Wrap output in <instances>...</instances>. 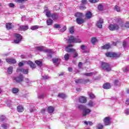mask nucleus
<instances>
[{"mask_svg":"<svg viewBox=\"0 0 129 129\" xmlns=\"http://www.w3.org/2000/svg\"><path fill=\"white\" fill-rule=\"evenodd\" d=\"M78 108H79V109H81L82 110H83V116H85L87 115L88 114L90 113V112H91V109H89L86 108V106H84L83 105H79Z\"/></svg>","mask_w":129,"mask_h":129,"instance_id":"1","label":"nucleus"},{"mask_svg":"<svg viewBox=\"0 0 129 129\" xmlns=\"http://www.w3.org/2000/svg\"><path fill=\"white\" fill-rule=\"evenodd\" d=\"M68 43H81V39L78 37L75 38L74 36H69Z\"/></svg>","mask_w":129,"mask_h":129,"instance_id":"2","label":"nucleus"},{"mask_svg":"<svg viewBox=\"0 0 129 129\" xmlns=\"http://www.w3.org/2000/svg\"><path fill=\"white\" fill-rule=\"evenodd\" d=\"M101 67L103 70H105V71H107V72L111 71L110 65H109V64H108L107 62H102Z\"/></svg>","mask_w":129,"mask_h":129,"instance_id":"3","label":"nucleus"},{"mask_svg":"<svg viewBox=\"0 0 129 129\" xmlns=\"http://www.w3.org/2000/svg\"><path fill=\"white\" fill-rule=\"evenodd\" d=\"M106 57H110V58H119L120 54L116 53L115 52H109L105 54Z\"/></svg>","mask_w":129,"mask_h":129,"instance_id":"4","label":"nucleus"},{"mask_svg":"<svg viewBox=\"0 0 129 129\" xmlns=\"http://www.w3.org/2000/svg\"><path fill=\"white\" fill-rule=\"evenodd\" d=\"M108 29L110 31H117L119 29V26L117 24H110Z\"/></svg>","mask_w":129,"mask_h":129,"instance_id":"5","label":"nucleus"},{"mask_svg":"<svg viewBox=\"0 0 129 129\" xmlns=\"http://www.w3.org/2000/svg\"><path fill=\"white\" fill-rule=\"evenodd\" d=\"M15 37L16 38V39L14 40V43H15V44H19V43H20V42L22 41V39L23 38L22 37V35L18 33H15Z\"/></svg>","mask_w":129,"mask_h":129,"instance_id":"6","label":"nucleus"},{"mask_svg":"<svg viewBox=\"0 0 129 129\" xmlns=\"http://www.w3.org/2000/svg\"><path fill=\"white\" fill-rule=\"evenodd\" d=\"M13 80H15L17 83H22L24 80V77L22 75H20L19 76L16 77H13Z\"/></svg>","mask_w":129,"mask_h":129,"instance_id":"7","label":"nucleus"},{"mask_svg":"<svg viewBox=\"0 0 129 129\" xmlns=\"http://www.w3.org/2000/svg\"><path fill=\"white\" fill-rule=\"evenodd\" d=\"M72 47H73V45L72 44H69L67 46V48H66V51L67 52H69V53L74 52L75 51V49L72 48Z\"/></svg>","mask_w":129,"mask_h":129,"instance_id":"8","label":"nucleus"},{"mask_svg":"<svg viewBox=\"0 0 129 129\" xmlns=\"http://www.w3.org/2000/svg\"><path fill=\"white\" fill-rule=\"evenodd\" d=\"M110 119L109 117H106L104 118L103 121L105 125H109L110 124Z\"/></svg>","mask_w":129,"mask_h":129,"instance_id":"9","label":"nucleus"},{"mask_svg":"<svg viewBox=\"0 0 129 129\" xmlns=\"http://www.w3.org/2000/svg\"><path fill=\"white\" fill-rule=\"evenodd\" d=\"M102 24H103V19L100 18L99 21L97 22V27L99 28V29H101L102 28Z\"/></svg>","mask_w":129,"mask_h":129,"instance_id":"10","label":"nucleus"},{"mask_svg":"<svg viewBox=\"0 0 129 129\" xmlns=\"http://www.w3.org/2000/svg\"><path fill=\"white\" fill-rule=\"evenodd\" d=\"M17 72H22L24 74H27L29 71L28 70H25L22 68H19L17 70Z\"/></svg>","mask_w":129,"mask_h":129,"instance_id":"11","label":"nucleus"},{"mask_svg":"<svg viewBox=\"0 0 129 129\" xmlns=\"http://www.w3.org/2000/svg\"><path fill=\"white\" fill-rule=\"evenodd\" d=\"M19 31H27L29 30V26L28 25H22L19 27Z\"/></svg>","mask_w":129,"mask_h":129,"instance_id":"12","label":"nucleus"},{"mask_svg":"<svg viewBox=\"0 0 129 129\" xmlns=\"http://www.w3.org/2000/svg\"><path fill=\"white\" fill-rule=\"evenodd\" d=\"M6 61L7 63H9V64H15L16 63V59L14 58H7Z\"/></svg>","mask_w":129,"mask_h":129,"instance_id":"13","label":"nucleus"},{"mask_svg":"<svg viewBox=\"0 0 129 129\" xmlns=\"http://www.w3.org/2000/svg\"><path fill=\"white\" fill-rule=\"evenodd\" d=\"M27 63L28 65H29L32 69H35V68H36V64L30 60L27 61Z\"/></svg>","mask_w":129,"mask_h":129,"instance_id":"14","label":"nucleus"},{"mask_svg":"<svg viewBox=\"0 0 129 129\" xmlns=\"http://www.w3.org/2000/svg\"><path fill=\"white\" fill-rule=\"evenodd\" d=\"M85 17L86 19H91V18H92V13H91V12L88 11L86 13Z\"/></svg>","mask_w":129,"mask_h":129,"instance_id":"15","label":"nucleus"},{"mask_svg":"<svg viewBox=\"0 0 129 129\" xmlns=\"http://www.w3.org/2000/svg\"><path fill=\"white\" fill-rule=\"evenodd\" d=\"M17 109L18 112H23L24 111V107L22 105H18Z\"/></svg>","mask_w":129,"mask_h":129,"instance_id":"16","label":"nucleus"},{"mask_svg":"<svg viewBox=\"0 0 129 129\" xmlns=\"http://www.w3.org/2000/svg\"><path fill=\"white\" fill-rule=\"evenodd\" d=\"M96 74V72H91V73H87L83 74V75L87 77L93 76V75H95Z\"/></svg>","mask_w":129,"mask_h":129,"instance_id":"17","label":"nucleus"},{"mask_svg":"<svg viewBox=\"0 0 129 129\" xmlns=\"http://www.w3.org/2000/svg\"><path fill=\"white\" fill-rule=\"evenodd\" d=\"M6 29H7V30H11L13 28V25H12L11 23H7L6 24Z\"/></svg>","mask_w":129,"mask_h":129,"instance_id":"18","label":"nucleus"},{"mask_svg":"<svg viewBox=\"0 0 129 129\" xmlns=\"http://www.w3.org/2000/svg\"><path fill=\"white\" fill-rule=\"evenodd\" d=\"M77 23L79 24V25H81L84 23V20L82 18H77Z\"/></svg>","mask_w":129,"mask_h":129,"instance_id":"19","label":"nucleus"},{"mask_svg":"<svg viewBox=\"0 0 129 129\" xmlns=\"http://www.w3.org/2000/svg\"><path fill=\"white\" fill-rule=\"evenodd\" d=\"M79 100L81 103H85V102L87 101V99H86L85 97H81L79 98Z\"/></svg>","mask_w":129,"mask_h":129,"instance_id":"20","label":"nucleus"},{"mask_svg":"<svg viewBox=\"0 0 129 129\" xmlns=\"http://www.w3.org/2000/svg\"><path fill=\"white\" fill-rule=\"evenodd\" d=\"M110 84L108 83H105L103 86V88H104V89H109V88H110Z\"/></svg>","mask_w":129,"mask_h":129,"instance_id":"21","label":"nucleus"},{"mask_svg":"<svg viewBox=\"0 0 129 129\" xmlns=\"http://www.w3.org/2000/svg\"><path fill=\"white\" fill-rule=\"evenodd\" d=\"M47 110L48 111L49 113H53L54 112V107L53 106H49L47 108Z\"/></svg>","mask_w":129,"mask_h":129,"instance_id":"22","label":"nucleus"},{"mask_svg":"<svg viewBox=\"0 0 129 129\" xmlns=\"http://www.w3.org/2000/svg\"><path fill=\"white\" fill-rule=\"evenodd\" d=\"M58 17H59V16L57 14L53 13L51 14V19H52V20H57Z\"/></svg>","mask_w":129,"mask_h":129,"instance_id":"23","label":"nucleus"},{"mask_svg":"<svg viewBox=\"0 0 129 129\" xmlns=\"http://www.w3.org/2000/svg\"><path fill=\"white\" fill-rule=\"evenodd\" d=\"M60 61V58H52V62L53 64H57Z\"/></svg>","mask_w":129,"mask_h":129,"instance_id":"24","label":"nucleus"},{"mask_svg":"<svg viewBox=\"0 0 129 129\" xmlns=\"http://www.w3.org/2000/svg\"><path fill=\"white\" fill-rule=\"evenodd\" d=\"M46 24L47 26H51L53 24V20L51 19H49L48 20H46Z\"/></svg>","mask_w":129,"mask_h":129,"instance_id":"25","label":"nucleus"},{"mask_svg":"<svg viewBox=\"0 0 129 129\" xmlns=\"http://www.w3.org/2000/svg\"><path fill=\"white\" fill-rule=\"evenodd\" d=\"M76 17H77V19L82 18L83 15L81 13H77L75 14Z\"/></svg>","mask_w":129,"mask_h":129,"instance_id":"26","label":"nucleus"},{"mask_svg":"<svg viewBox=\"0 0 129 129\" xmlns=\"http://www.w3.org/2000/svg\"><path fill=\"white\" fill-rule=\"evenodd\" d=\"M46 52H48L49 53L48 54V56L47 58L48 59H51V58H52V55L53 54V51L48 50L46 51Z\"/></svg>","mask_w":129,"mask_h":129,"instance_id":"27","label":"nucleus"},{"mask_svg":"<svg viewBox=\"0 0 129 129\" xmlns=\"http://www.w3.org/2000/svg\"><path fill=\"white\" fill-rule=\"evenodd\" d=\"M13 69H14L13 67H9L8 69V74H12V73H13Z\"/></svg>","mask_w":129,"mask_h":129,"instance_id":"28","label":"nucleus"},{"mask_svg":"<svg viewBox=\"0 0 129 129\" xmlns=\"http://www.w3.org/2000/svg\"><path fill=\"white\" fill-rule=\"evenodd\" d=\"M35 49L38 51H44V46H37Z\"/></svg>","mask_w":129,"mask_h":129,"instance_id":"29","label":"nucleus"},{"mask_svg":"<svg viewBox=\"0 0 129 129\" xmlns=\"http://www.w3.org/2000/svg\"><path fill=\"white\" fill-rule=\"evenodd\" d=\"M46 17H47V18H51L52 14H51V12L49 11H46V14H45Z\"/></svg>","mask_w":129,"mask_h":129,"instance_id":"30","label":"nucleus"},{"mask_svg":"<svg viewBox=\"0 0 129 129\" xmlns=\"http://www.w3.org/2000/svg\"><path fill=\"white\" fill-rule=\"evenodd\" d=\"M109 48H110L109 44H105L102 46V49H109Z\"/></svg>","mask_w":129,"mask_h":129,"instance_id":"31","label":"nucleus"},{"mask_svg":"<svg viewBox=\"0 0 129 129\" xmlns=\"http://www.w3.org/2000/svg\"><path fill=\"white\" fill-rule=\"evenodd\" d=\"M114 10L116 11V12L119 13V12H120V7L115 6L114 7Z\"/></svg>","mask_w":129,"mask_h":129,"instance_id":"32","label":"nucleus"},{"mask_svg":"<svg viewBox=\"0 0 129 129\" xmlns=\"http://www.w3.org/2000/svg\"><path fill=\"white\" fill-rule=\"evenodd\" d=\"M58 97H66L67 95L65 93H60L58 95Z\"/></svg>","mask_w":129,"mask_h":129,"instance_id":"33","label":"nucleus"},{"mask_svg":"<svg viewBox=\"0 0 129 129\" xmlns=\"http://www.w3.org/2000/svg\"><path fill=\"white\" fill-rule=\"evenodd\" d=\"M12 92L13 93H18L19 92V89L14 88L12 89Z\"/></svg>","mask_w":129,"mask_h":129,"instance_id":"34","label":"nucleus"},{"mask_svg":"<svg viewBox=\"0 0 129 129\" xmlns=\"http://www.w3.org/2000/svg\"><path fill=\"white\" fill-rule=\"evenodd\" d=\"M69 32L71 34H74V27H70L69 29Z\"/></svg>","mask_w":129,"mask_h":129,"instance_id":"35","label":"nucleus"},{"mask_svg":"<svg viewBox=\"0 0 129 129\" xmlns=\"http://www.w3.org/2000/svg\"><path fill=\"white\" fill-rule=\"evenodd\" d=\"M38 29H39V26L37 25L33 26L31 28V30H32V31H34L35 30H38Z\"/></svg>","mask_w":129,"mask_h":129,"instance_id":"36","label":"nucleus"},{"mask_svg":"<svg viewBox=\"0 0 129 129\" xmlns=\"http://www.w3.org/2000/svg\"><path fill=\"white\" fill-rule=\"evenodd\" d=\"M97 41V39H96V38L95 37H93V38H92V44H93V45H94V44H95V43H96V42Z\"/></svg>","mask_w":129,"mask_h":129,"instance_id":"37","label":"nucleus"},{"mask_svg":"<svg viewBox=\"0 0 129 129\" xmlns=\"http://www.w3.org/2000/svg\"><path fill=\"white\" fill-rule=\"evenodd\" d=\"M35 63L37 64V65H38V66H39L40 67L42 66V61H41L36 60Z\"/></svg>","mask_w":129,"mask_h":129,"instance_id":"38","label":"nucleus"},{"mask_svg":"<svg viewBox=\"0 0 129 129\" xmlns=\"http://www.w3.org/2000/svg\"><path fill=\"white\" fill-rule=\"evenodd\" d=\"M64 59L66 61H67L70 58V55L68 54H66L64 56Z\"/></svg>","mask_w":129,"mask_h":129,"instance_id":"39","label":"nucleus"},{"mask_svg":"<svg viewBox=\"0 0 129 129\" xmlns=\"http://www.w3.org/2000/svg\"><path fill=\"white\" fill-rule=\"evenodd\" d=\"M84 123H85V124H87V125L89 124V125H93V122H92V121L88 122V121H85L84 122Z\"/></svg>","mask_w":129,"mask_h":129,"instance_id":"40","label":"nucleus"},{"mask_svg":"<svg viewBox=\"0 0 129 129\" xmlns=\"http://www.w3.org/2000/svg\"><path fill=\"white\" fill-rule=\"evenodd\" d=\"M66 30H67V27H66V26H64L61 29H60V32H65Z\"/></svg>","mask_w":129,"mask_h":129,"instance_id":"41","label":"nucleus"},{"mask_svg":"<svg viewBox=\"0 0 129 129\" xmlns=\"http://www.w3.org/2000/svg\"><path fill=\"white\" fill-rule=\"evenodd\" d=\"M81 49L83 50V51H85L87 49V47L86 46L83 45L81 46Z\"/></svg>","mask_w":129,"mask_h":129,"instance_id":"42","label":"nucleus"},{"mask_svg":"<svg viewBox=\"0 0 129 129\" xmlns=\"http://www.w3.org/2000/svg\"><path fill=\"white\" fill-rule=\"evenodd\" d=\"M98 9L99 11H102V10H103V6H102L101 4H100L98 7Z\"/></svg>","mask_w":129,"mask_h":129,"instance_id":"43","label":"nucleus"},{"mask_svg":"<svg viewBox=\"0 0 129 129\" xmlns=\"http://www.w3.org/2000/svg\"><path fill=\"white\" fill-rule=\"evenodd\" d=\"M73 53H74L73 58H76V57L78 56V53H77V52H76V50H75V51L73 52Z\"/></svg>","mask_w":129,"mask_h":129,"instance_id":"44","label":"nucleus"},{"mask_svg":"<svg viewBox=\"0 0 129 129\" xmlns=\"http://www.w3.org/2000/svg\"><path fill=\"white\" fill-rule=\"evenodd\" d=\"M102 128H103V125L100 123L98 124L97 129H102Z\"/></svg>","mask_w":129,"mask_h":129,"instance_id":"45","label":"nucleus"},{"mask_svg":"<svg viewBox=\"0 0 129 129\" xmlns=\"http://www.w3.org/2000/svg\"><path fill=\"white\" fill-rule=\"evenodd\" d=\"M88 105H89V106H90V107H92V106H93V102H92V101H90V102L88 104Z\"/></svg>","mask_w":129,"mask_h":129,"instance_id":"46","label":"nucleus"},{"mask_svg":"<svg viewBox=\"0 0 129 129\" xmlns=\"http://www.w3.org/2000/svg\"><path fill=\"white\" fill-rule=\"evenodd\" d=\"M76 83H81V82H83V80L80 79V80H75Z\"/></svg>","mask_w":129,"mask_h":129,"instance_id":"47","label":"nucleus"},{"mask_svg":"<svg viewBox=\"0 0 129 129\" xmlns=\"http://www.w3.org/2000/svg\"><path fill=\"white\" fill-rule=\"evenodd\" d=\"M129 69L127 67H124L123 68V72H127L128 71Z\"/></svg>","mask_w":129,"mask_h":129,"instance_id":"48","label":"nucleus"},{"mask_svg":"<svg viewBox=\"0 0 129 129\" xmlns=\"http://www.w3.org/2000/svg\"><path fill=\"white\" fill-rule=\"evenodd\" d=\"M49 77L48 76H42V79L44 80H47L48 79H49Z\"/></svg>","mask_w":129,"mask_h":129,"instance_id":"49","label":"nucleus"},{"mask_svg":"<svg viewBox=\"0 0 129 129\" xmlns=\"http://www.w3.org/2000/svg\"><path fill=\"white\" fill-rule=\"evenodd\" d=\"M114 84L115 85H118V84H119V82L118 81V80H116L114 81Z\"/></svg>","mask_w":129,"mask_h":129,"instance_id":"50","label":"nucleus"},{"mask_svg":"<svg viewBox=\"0 0 129 129\" xmlns=\"http://www.w3.org/2000/svg\"><path fill=\"white\" fill-rule=\"evenodd\" d=\"M99 0H90V3H91L92 4H94L95 3H97Z\"/></svg>","mask_w":129,"mask_h":129,"instance_id":"51","label":"nucleus"},{"mask_svg":"<svg viewBox=\"0 0 129 129\" xmlns=\"http://www.w3.org/2000/svg\"><path fill=\"white\" fill-rule=\"evenodd\" d=\"M54 28H56V29H59V28H60V25L55 24L54 25Z\"/></svg>","mask_w":129,"mask_h":129,"instance_id":"52","label":"nucleus"},{"mask_svg":"<svg viewBox=\"0 0 129 129\" xmlns=\"http://www.w3.org/2000/svg\"><path fill=\"white\" fill-rule=\"evenodd\" d=\"M87 4V0H82V5H86Z\"/></svg>","mask_w":129,"mask_h":129,"instance_id":"53","label":"nucleus"},{"mask_svg":"<svg viewBox=\"0 0 129 129\" xmlns=\"http://www.w3.org/2000/svg\"><path fill=\"white\" fill-rule=\"evenodd\" d=\"M89 97H95V96L92 93H90L89 94Z\"/></svg>","mask_w":129,"mask_h":129,"instance_id":"54","label":"nucleus"},{"mask_svg":"<svg viewBox=\"0 0 129 129\" xmlns=\"http://www.w3.org/2000/svg\"><path fill=\"white\" fill-rule=\"evenodd\" d=\"M125 27L127 29H129V22H126L125 24Z\"/></svg>","mask_w":129,"mask_h":129,"instance_id":"55","label":"nucleus"},{"mask_svg":"<svg viewBox=\"0 0 129 129\" xmlns=\"http://www.w3.org/2000/svg\"><path fill=\"white\" fill-rule=\"evenodd\" d=\"M80 10H85V9H86V7L85 6H80Z\"/></svg>","mask_w":129,"mask_h":129,"instance_id":"56","label":"nucleus"},{"mask_svg":"<svg viewBox=\"0 0 129 129\" xmlns=\"http://www.w3.org/2000/svg\"><path fill=\"white\" fill-rule=\"evenodd\" d=\"M45 96H46V94L42 93L39 96V97H45Z\"/></svg>","mask_w":129,"mask_h":129,"instance_id":"57","label":"nucleus"},{"mask_svg":"<svg viewBox=\"0 0 129 129\" xmlns=\"http://www.w3.org/2000/svg\"><path fill=\"white\" fill-rule=\"evenodd\" d=\"M16 3H19V4H21L24 2V0H15Z\"/></svg>","mask_w":129,"mask_h":129,"instance_id":"58","label":"nucleus"},{"mask_svg":"<svg viewBox=\"0 0 129 129\" xmlns=\"http://www.w3.org/2000/svg\"><path fill=\"white\" fill-rule=\"evenodd\" d=\"M25 81L27 82V83H31L32 82L30 81V80H29L28 78L25 79Z\"/></svg>","mask_w":129,"mask_h":129,"instance_id":"59","label":"nucleus"},{"mask_svg":"<svg viewBox=\"0 0 129 129\" xmlns=\"http://www.w3.org/2000/svg\"><path fill=\"white\" fill-rule=\"evenodd\" d=\"M78 67H79V68H82V63L81 62H80L79 63Z\"/></svg>","mask_w":129,"mask_h":129,"instance_id":"60","label":"nucleus"},{"mask_svg":"<svg viewBox=\"0 0 129 129\" xmlns=\"http://www.w3.org/2000/svg\"><path fill=\"white\" fill-rule=\"evenodd\" d=\"M9 6L10 7V8H14V7H15V5L13 3H10L9 4Z\"/></svg>","mask_w":129,"mask_h":129,"instance_id":"61","label":"nucleus"},{"mask_svg":"<svg viewBox=\"0 0 129 129\" xmlns=\"http://www.w3.org/2000/svg\"><path fill=\"white\" fill-rule=\"evenodd\" d=\"M123 47L124 48L126 47V42L125 41L123 42Z\"/></svg>","mask_w":129,"mask_h":129,"instance_id":"62","label":"nucleus"},{"mask_svg":"<svg viewBox=\"0 0 129 129\" xmlns=\"http://www.w3.org/2000/svg\"><path fill=\"white\" fill-rule=\"evenodd\" d=\"M125 114H129V109H127L125 112Z\"/></svg>","mask_w":129,"mask_h":129,"instance_id":"63","label":"nucleus"},{"mask_svg":"<svg viewBox=\"0 0 129 129\" xmlns=\"http://www.w3.org/2000/svg\"><path fill=\"white\" fill-rule=\"evenodd\" d=\"M125 103L126 104H128V105H129V98L126 100Z\"/></svg>","mask_w":129,"mask_h":129,"instance_id":"64","label":"nucleus"}]
</instances>
